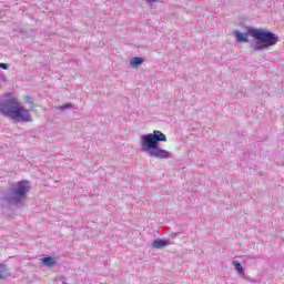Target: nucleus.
Segmentation results:
<instances>
[{
	"instance_id": "10",
	"label": "nucleus",
	"mask_w": 284,
	"mask_h": 284,
	"mask_svg": "<svg viewBox=\"0 0 284 284\" xmlns=\"http://www.w3.org/2000/svg\"><path fill=\"white\" fill-rule=\"evenodd\" d=\"M233 265L235 266L237 274H245L243 271V265H241L239 261H233Z\"/></svg>"
},
{
	"instance_id": "6",
	"label": "nucleus",
	"mask_w": 284,
	"mask_h": 284,
	"mask_svg": "<svg viewBox=\"0 0 284 284\" xmlns=\"http://www.w3.org/2000/svg\"><path fill=\"white\" fill-rule=\"evenodd\" d=\"M235 38L239 43H247V33H241V31H234Z\"/></svg>"
},
{
	"instance_id": "13",
	"label": "nucleus",
	"mask_w": 284,
	"mask_h": 284,
	"mask_svg": "<svg viewBox=\"0 0 284 284\" xmlns=\"http://www.w3.org/2000/svg\"><path fill=\"white\" fill-rule=\"evenodd\" d=\"M68 106H60V110H65Z\"/></svg>"
},
{
	"instance_id": "8",
	"label": "nucleus",
	"mask_w": 284,
	"mask_h": 284,
	"mask_svg": "<svg viewBox=\"0 0 284 284\" xmlns=\"http://www.w3.org/2000/svg\"><path fill=\"white\" fill-rule=\"evenodd\" d=\"M141 63H143L142 58H133L130 60V65H132V68H139Z\"/></svg>"
},
{
	"instance_id": "4",
	"label": "nucleus",
	"mask_w": 284,
	"mask_h": 284,
	"mask_svg": "<svg viewBox=\"0 0 284 284\" xmlns=\"http://www.w3.org/2000/svg\"><path fill=\"white\" fill-rule=\"evenodd\" d=\"M30 192V182L20 181L17 189L13 191L14 196H26Z\"/></svg>"
},
{
	"instance_id": "5",
	"label": "nucleus",
	"mask_w": 284,
	"mask_h": 284,
	"mask_svg": "<svg viewBox=\"0 0 284 284\" xmlns=\"http://www.w3.org/2000/svg\"><path fill=\"white\" fill-rule=\"evenodd\" d=\"M168 245H170V242L163 240H155L153 242V247L155 250H163V247H168Z\"/></svg>"
},
{
	"instance_id": "12",
	"label": "nucleus",
	"mask_w": 284,
	"mask_h": 284,
	"mask_svg": "<svg viewBox=\"0 0 284 284\" xmlns=\"http://www.w3.org/2000/svg\"><path fill=\"white\" fill-rule=\"evenodd\" d=\"M149 3H154L156 0H146Z\"/></svg>"
},
{
	"instance_id": "9",
	"label": "nucleus",
	"mask_w": 284,
	"mask_h": 284,
	"mask_svg": "<svg viewBox=\"0 0 284 284\" xmlns=\"http://www.w3.org/2000/svg\"><path fill=\"white\" fill-rule=\"evenodd\" d=\"M41 261L44 265H47V267H52V265L55 263L52 257H44Z\"/></svg>"
},
{
	"instance_id": "2",
	"label": "nucleus",
	"mask_w": 284,
	"mask_h": 284,
	"mask_svg": "<svg viewBox=\"0 0 284 284\" xmlns=\"http://www.w3.org/2000/svg\"><path fill=\"white\" fill-rule=\"evenodd\" d=\"M168 138L161 131H153L141 136V149L142 152H148L149 156L154 159H170V151L159 148V143H165Z\"/></svg>"
},
{
	"instance_id": "11",
	"label": "nucleus",
	"mask_w": 284,
	"mask_h": 284,
	"mask_svg": "<svg viewBox=\"0 0 284 284\" xmlns=\"http://www.w3.org/2000/svg\"><path fill=\"white\" fill-rule=\"evenodd\" d=\"M0 68L2 70H8V64L7 63H0Z\"/></svg>"
},
{
	"instance_id": "7",
	"label": "nucleus",
	"mask_w": 284,
	"mask_h": 284,
	"mask_svg": "<svg viewBox=\"0 0 284 284\" xmlns=\"http://www.w3.org/2000/svg\"><path fill=\"white\" fill-rule=\"evenodd\" d=\"M10 276V272H8V267L6 264H0V281L3 278H8Z\"/></svg>"
},
{
	"instance_id": "3",
	"label": "nucleus",
	"mask_w": 284,
	"mask_h": 284,
	"mask_svg": "<svg viewBox=\"0 0 284 284\" xmlns=\"http://www.w3.org/2000/svg\"><path fill=\"white\" fill-rule=\"evenodd\" d=\"M248 34L256 40L254 50H263V48H270L278 43V37L276 34L263 29H251L248 30Z\"/></svg>"
},
{
	"instance_id": "1",
	"label": "nucleus",
	"mask_w": 284,
	"mask_h": 284,
	"mask_svg": "<svg viewBox=\"0 0 284 284\" xmlns=\"http://www.w3.org/2000/svg\"><path fill=\"white\" fill-rule=\"evenodd\" d=\"M24 103L30 105V108H23L21 102H19V99H17L13 93H7L4 98L0 99V114L9 116V119H12L13 121L30 123V121H32L30 111L34 110L37 101L33 98L24 97Z\"/></svg>"
}]
</instances>
